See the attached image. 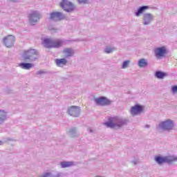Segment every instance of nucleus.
<instances>
[{
    "instance_id": "4be33fe9",
    "label": "nucleus",
    "mask_w": 177,
    "mask_h": 177,
    "mask_svg": "<svg viewBox=\"0 0 177 177\" xmlns=\"http://www.w3.org/2000/svg\"><path fill=\"white\" fill-rule=\"evenodd\" d=\"M73 165V162H62L61 166L62 168H67V167H71Z\"/></svg>"
},
{
    "instance_id": "a211bd4d",
    "label": "nucleus",
    "mask_w": 177,
    "mask_h": 177,
    "mask_svg": "<svg viewBox=\"0 0 177 177\" xmlns=\"http://www.w3.org/2000/svg\"><path fill=\"white\" fill-rule=\"evenodd\" d=\"M149 9V6H144L138 9V11L136 13V16L139 17L142 13H144V12L147 10Z\"/></svg>"
},
{
    "instance_id": "9d476101",
    "label": "nucleus",
    "mask_w": 177,
    "mask_h": 177,
    "mask_svg": "<svg viewBox=\"0 0 177 177\" xmlns=\"http://www.w3.org/2000/svg\"><path fill=\"white\" fill-rule=\"evenodd\" d=\"M68 113L69 115H72V117H79L80 115V106H72L68 110Z\"/></svg>"
},
{
    "instance_id": "cd10ccee",
    "label": "nucleus",
    "mask_w": 177,
    "mask_h": 177,
    "mask_svg": "<svg viewBox=\"0 0 177 177\" xmlns=\"http://www.w3.org/2000/svg\"><path fill=\"white\" fill-rule=\"evenodd\" d=\"M1 145H2V141L0 140V146H1Z\"/></svg>"
},
{
    "instance_id": "423d86ee",
    "label": "nucleus",
    "mask_w": 177,
    "mask_h": 177,
    "mask_svg": "<svg viewBox=\"0 0 177 177\" xmlns=\"http://www.w3.org/2000/svg\"><path fill=\"white\" fill-rule=\"evenodd\" d=\"M95 102L97 106H109V104H111V101L106 97L95 98Z\"/></svg>"
},
{
    "instance_id": "bb28decb",
    "label": "nucleus",
    "mask_w": 177,
    "mask_h": 177,
    "mask_svg": "<svg viewBox=\"0 0 177 177\" xmlns=\"http://www.w3.org/2000/svg\"><path fill=\"white\" fill-rule=\"evenodd\" d=\"M172 91L174 92V93H176L177 92V86H174L172 87Z\"/></svg>"
},
{
    "instance_id": "7ed1b4c3",
    "label": "nucleus",
    "mask_w": 177,
    "mask_h": 177,
    "mask_svg": "<svg viewBox=\"0 0 177 177\" xmlns=\"http://www.w3.org/2000/svg\"><path fill=\"white\" fill-rule=\"evenodd\" d=\"M44 48H60L63 45V41L61 40H53L52 39L46 38L43 40Z\"/></svg>"
},
{
    "instance_id": "9b49d317",
    "label": "nucleus",
    "mask_w": 177,
    "mask_h": 177,
    "mask_svg": "<svg viewBox=\"0 0 177 177\" xmlns=\"http://www.w3.org/2000/svg\"><path fill=\"white\" fill-rule=\"evenodd\" d=\"M29 21L32 24L37 23L41 19V15L37 11H34L32 14L29 15Z\"/></svg>"
},
{
    "instance_id": "f257e3e1",
    "label": "nucleus",
    "mask_w": 177,
    "mask_h": 177,
    "mask_svg": "<svg viewBox=\"0 0 177 177\" xmlns=\"http://www.w3.org/2000/svg\"><path fill=\"white\" fill-rule=\"evenodd\" d=\"M23 60L28 62V60H37L38 59V51L34 48H30L24 51L22 54Z\"/></svg>"
},
{
    "instance_id": "412c9836",
    "label": "nucleus",
    "mask_w": 177,
    "mask_h": 177,
    "mask_svg": "<svg viewBox=\"0 0 177 177\" xmlns=\"http://www.w3.org/2000/svg\"><path fill=\"white\" fill-rule=\"evenodd\" d=\"M138 66L139 67H146L147 66V62L145 59H141L138 62Z\"/></svg>"
},
{
    "instance_id": "4468645a",
    "label": "nucleus",
    "mask_w": 177,
    "mask_h": 177,
    "mask_svg": "<svg viewBox=\"0 0 177 177\" xmlns=\"http://www.w3.org/2000/svg\"><path fill=\"white\" fill-rule=\"evenodd\" d=\"M6 111H5L4 110H0V125L1 124H3V122L6 121Z\"/></svg>"
},
{
    "instance_id": "ddd939ff",
    "label": "nucleus",
    "mask_w": 177,
    "mask_h": 177,
    "mask_svg": "<svg viewBox=\"0 0 177 177\" xmlns=\"http://www.w3.org/2000/svg\"><path fill=\"white\" fill-rule=\"evenodd\" d=\"M143 111V106L136 104V106L131 107V113L132 115H137V114H140Z\"/></svg>"
},
{
    "instance_id": "5701e85b",
    "label": "nucleus",
    "mask_w": 177,
    "mask_h": 177,
    "mask_svg": "<svg viewBox=\"0 0 177 177\" xmlns=\"http://www.w3.org/2000/svg\"><path fill=\"white\" fill-rule=\"evenodd\" d=\"M129 63H131V61L129 60H127V61H124L123 62V64H122V68H127V67H128V66H129Z\"/></svg>"
},
{
    "instance_id": "0eeeda50",
    "label": "nucleus",
    "mask_w": 177,
    "mask_h": 177,
    "mask_svg": "<svg viewBox=\"0 0 177 177\" xmlns=\"http://www.w3.org/2000/svg\"><path fill=\"white\" fill-rule=\"evenodd\" d=\"M159 127L164 129L165 131H169L174 128V122L171 120H167L165 122H162Z\"/></svg>"
},
{
    "instance_id": "dca6fc26",
    "label": "nucleus",
    "mask_w": 177,
    "mask_h": 177,
    "mask_svg": "<svg viewBox=\"0 0 177 177\" xmlns=\"http://www.w3.org/2000/svg\"><path fill=\"white\" fill-rule=\"evenodd\" d=\"M144 20H145L144 24L145 26H147V24H149V23H150L151 20H153V15H151V14H145L144 15Z\"/></svg>"
},
{
    "instance_id": "39448f33",
    "label": "nucleus",
    "mask_w": 177,
    "mask_h": 177,
    "mask_svg": "<svg viewBox=\"0 0 177 177\" xmlns=\"http://www.w3.org/2000/svg\"><path fill=\"white\" fill-rule=\"evenodd\" d=\"M60 6L65 12H73L74 10V4L68 0H62L60 3Z\"/></svg>"
},
{
    "instance_id": "2eb2a0df",
    "label": "nucleus",
    "mask_w": 177,
    "mask_h": 177,
    "mask_svg": "<svg viewBox=\"0 0 177 177\" xmlns=\"http://www.w3.org/2000/svg\"><path fill=\"white\" fill-rule=\"evenodd\" d=\"M55 63L58 67H63L67 64V61L66 59H55Z\"/></svg>"
},
{
    "instance_id": "6ab92c4d",
    "label": "nucleus",
    "mask_w": 177,
    "mask_h": 177,
    "mask_svg": "<svg viewBox=\"0 0 177 177\" xmlns=\"http://www.w3.org/2000/svg\"><path fill=\"white\" fill-rule=\"evenodd\" d=\"M64 53H65L66 57H68L74 55V51L71 48H66L64 50Z\"/></svg>"
},
{
    "instance_id": "f8f14e48",
    "label": "nucleus",
    "mask_w": 177,
    "mask_h": 177,
    "mask_svg": "<svg viewBox=\"0 0 177 177\" xmlns=\"http://www.w3.org/2000/svg\"><path fill=\"white\" fill-rule=\"evenodd\" d=\"M155 55L156 57H164L167 55V48L160 47L155 49Z\"/></svg>"
},
{
    "instance_id": "c85d7f7f",
    "label": "nucleus",
    "mask_w": 177,
    "mask_h": 177,
    "mask_svg": "<svg viewBox=\"0 0 177 177\" xmlns=\"http://www.w3.org/2000/svg\"><path fill=\"white\" fill-rule=\"evenodd\" d=\"M11 1H15V0H11Z\"/></svg>"
},
{
    "instance_id": "393cba45",
    "label": "nucleus",
    "mask_w": 177,
    "mask_h": 177,
    "mask_svg": "<svg viewBox=\"0 0 177 177\" xmlns=\"http://www.w3.org/2000/svg\"><path fill=\"white\" fill-rule=\"evenodd\" d=\"M89 0H77V1L79 2V3H88V1Z\"/></svg>"
},
{
    "instance_id": "aec40b11",
    "label": "nucleus",
    "mask_w": 177,
    "mask_h": 177,
    "mask_svg": "<svg viewBox=\"0 0 177 177\" xmlns=\"http://www.w3.org/2000/svg\"><path fill=\"white\" fill-rule=\"evenodd\" d=\"M167 76V73L161 72V71H158L156 73V77L157 78H159L160 80H162V78H164V77Z\"/></svg>"
},
{
    "instance_id": "6e6552de",
    "label": "nucleus",
    "mask_w": 177,
    "mask_h": 177,
    "mask_svg": "<svg viewBox=\"0 0 177 177\" xmlns=\"http://www.w3.org/2000/svg\"><path fill=\"white\" fill-rule=\"evenodd\" d=\"M64 19V15L62 12H54L50 14V19L54 20L55 21H59Z\"/></svg>"
},
{
    "instance_id": "a878e982",
    "label": "nucleus",
    "mask_w": 177,
    "mask_h": 177,
    "mask_svg": "<svg viewBox=\"0 0 177 177\" xmlns=\"http://www.w3.org/2000/svg\"><path fill=\"white\" fill-rule=\"evenodd\" d=\"M50 175H52V174L47 172V173H45L44 174H43L41 177H50Z\"/></svg>"
},
{
    "instance_id": "1a4fd4ad",
    "label": "nucleus",
    "mask_w": 177,
    "mask_h": 177,
    "mask_svg": "<svg viewBox=\"0 0 177 177\" xmlns=\"http://www.w3.org/2000/svg\"><path fill=\"white\" fill-rule=\"evenodd\" d=\"M15 37L13 35H8L3 39L4 45L7 48H11L15 44Z\"/></svg>"
},
{
    "instance_id": "20e7f679",
    "label": "nucleus",
    "mask_w": 177,
    "mask_h": 177,
    "mask_svg": "<svg viewBox=\"0 0 177 177\" xmlns=\"http://www.w3.org/2000/svg\"><path fill=\"white\" fill-rule=\"evenodd\" d=\"M156 162L158 164H164V162H167V164H171L174 162V161H177V158L175 156H165V157H161V156H156L155 158Z\"/></svg>"
},
{
    "instance_id": "f3484780",
    "label": "nucleus",
    "mask_w": 177,
    "mask_h": 177,
    "mask_svg": "<svg viewBox=\"0 0 177 177\" xmlns=\"http://www.w3.org/2000/svg\"><path fill=\"white\" fill-rule=\"evenodd\" d=\"M19 67L24 70H30V68H32L33 65L30 63H21L19 64Z\"/></svg>"
},
{
    "instance_id": "f03ea898",
    "label": "nucleus",
    "mask_w": 177,
    "mask_h": 177,
    "mask_svg": "<svg viewBox=\"0 0 177 177\" xmlns=\"http://www.w3.org/2000/svg\"><path fill=\"white\" fill-rule=\"evenodd\" d=\"M104 125H106L107 128L118 129V128H121L124 125V122L117 117L110 118L109 122L104 123Z\"/></svg>"
},
{
    "instance_id": "b1692460",
    "label": "nucleus",
    "mask_w": 177,
    "mask_h": 177,
    "mask_svg": "<svg viewBox=\"0 0 177 177\" xmlns=\"http://www.w3.org/2000/svg\"><path fill=\"white\" fill-rule=\"evenodd\" d=\"M113 50H114V49H113L110 47H107L105 50V53H111V52H113Z\"/></svg>"
}]
</instances>
